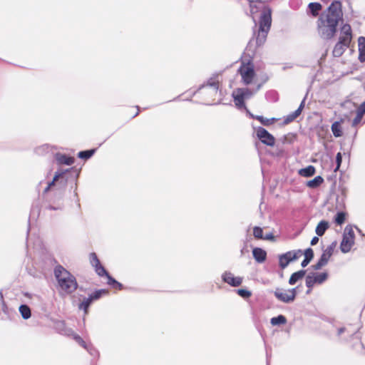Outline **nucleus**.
<instances>
[{
    "label": "nucleus",
    "mask_w": 365,
    "mask_h": 365,
    "mask_svg": "<svg viewBox=\"0 0 365 365\" xmlns=\"http://www.w3.org/2000/svg\"><path fill=\"white\" fill-rule=\"evenodd\" d=\"M342 21L341 3L334 1L321 13L316 21V29L319 36L325 40L334 38L337 33L339 24Z\"/></svg>",
    "instance_id": "1"
},
{
    "label": "nucleus",
    "mask_w": 365,
    "mask_h": 365,
    "mask_svg": "<svg viewBox=\"0 0 365 365\" xmlns=\"http://www.w3.org/2000/svg\"><path fill=\"white\" fill-rule=\"evenodd\" d=\"M353 30L349 24H344L339 29L337 41L334 44L331 54L334 58H339L344 55L346 49L353 47Z\"/></svg>",
    "instance_id": "2"
},
{
    "label": "nucleus",
    "mask_w": 365,
    "mask_h": 365,
    "mask_svg": "<svg viewBox=\"0 0 365 365\" xmlns=\"http://www.w3.org/2000/svg\"><path fill=\"white\" fill-rule=\"evenodd\" d=\"M54 275L61 290L66 294L74 292L78 288L76 277L63 266L58 265L54 269Z\"/></svg>",
    "instance_id": "3"
},
{
    "label": "nucleus",
    "mask_w": 365,
    "mask_h": 365,
    "mask_svg": "<svg viewBox=\"0 0 365 365\" xmlns=\"http://www.w3.org/2000/svg\"><path fill=\"white\" fill-rule=\"evenodd\" d=\"M250 5V14L253 19L255 14H260L259 21H262L263 17L269 16L272 21V9L269 6L271 0H247Z\"/></svg>",
    "instance_id": "4"
},
{
    "label": "nucleus",
    "mask_w": 365,
    "mask_h": 365,
    "mask_svg": "<svg viewBox=\"0 0 365 365\" xmlns=\"http://www.w3.org/2000/svg\"><path fill=\"white\" fill-rule=\"evenodd\" d=\"M237 71L244 85L250 86L255 83L256 73L252 61H242Z\"/></svg>",
    "instance_id": "5"
},
{
    "label": "nucleus",
    "mask_w": 365,
    "mask_h": 365,
    "mask_svg": "<svg viewBox=\"0 0 365 365\" xmlns=\"http://www.w3.org/2000/svg\"><path fill=\"white\" fill-rule=\"evenodd\" d=\"M272 26V21L269 19V16L263 17L262 21H258V29L255 33V44L257 47L262 46L264 44L268 33Z\"/></svg>",
    "instance_id": "6"
},
{
    "label": "nucleus",
    "mask_w": 365,
    "mask_h": 365,
    "mask_svg": "<svg viewBox=\"0 0 365 365\" xmlns=\"http://www.w3.org/2000/svg\"><path fill=\"white\" fill-rule=\"evenodd\" d=\"M254 92L248 88H238L232 93L235 104L238 108L245 107V100L250 98Z\"/></svg>",
    "instance_id": "7"
},
{
    "label": "nucleus",
    "mask_w": 365,
    "mask_h": 365,
    "mask_svg": "<svg viewBox=\"0 0 365 365\" xmlns=\"http://www.w3.org/2000/svg\"><path fill=\"white\" fill-rule=\"evenodd\" d=\"M355 234L352 228L346 227L340 244V250L343 253L349 252L354 245Z\"/></svg>",
    "instance_id": "8"
},
{
    "label": "nucleus",
    "mask_w": 365,
    "mask_h": 365,
    "mask_svg": "<svg viewBox=\"0 0 365 365\" xmlns=\"http://www.w3.org/2000/svg\"><path fill=\"white\" fill-rule=\"evenodd\" d=\"M337 246V242H332L324 251L321 255L319 261L312 266L313 269L315 270L320 269L322 267L325 266L331 257L332 256L336 247Z\"/></svg>",
    "instance_id": "9"
},
{
    "label": "nucleus",
    "mask_w": 365,
    "mask_h": 365,
    "mask_svg": "<svg viewBox=\"0 0 365 365\" xmlns=\"http://www.w3.org/2000/svg\"><path fill=\"white\" fill-rule=\"evenodd\" d=\"M275 297L284 303H289L295 299L297 295L296 288L290 289L289 290H283L280 288H277L274 292Z\"/></svg>",
    "instance_id": "10"
},
{
    "label": "nucleus",
    "mask_w": 365,
    "mask_h": 365,
    "mask_svg": "<svg viewBox=\"0 0 365 365\" xmlns=\"http://www.w3.org/2000/svg\"><path fill=\"white\" fill-rule=\"evenodd\" d=\"M302 250L289 251L279 257V264L282 269H284L289 262L298 259L302 256Z\"/></svg>",
    "instance_id": "11"
},
{
    "label": "nucleus",
    "mask_w": 365,
    "mask_h": 365,
    "mask_svg": "<svg viewBox=\"0 0 365 365\" xmlns=\"http://www.w3.org/2000/svg\"><path fill=\"white\" fill-rule=\"evenodd\" d=\"M219 81L217 77L210 78L205 85L200 87L197 91L199 94H214L216 95L219 89Z\"/></svg>",
    "instance_id": "12"
},
{
    "label": "nucleus",
    "mask_w": 365,
    "mask_h": 365,
    "mask_svg": "<svg viewBox=\"0 0 365 365\" xmlns=\"http://www.w3.org/2000/svg\"><path fill=\"white\" fill-rule=\"evenodd\" d=\"M257 137L260 141L268 146H274L275 144L274 137L269 133L265 128L259 127L256 130Z\"/></svg>",
    "instance_id": "13"
},
{
    "label": "nucleus",
    "mask_w": 365,
    "mask_h": 365,
    "mask_svg": "<svg viewBox=\"0 0 365 365\" xmlns=\"http://www.w3.org/2000/svg\"><path fill=\"white\" fill-rule=\"evenodd\" d=\"M328 278L327 272L314 273L306 277V285L308 288L313 287L314 284H321Z\"/></svg>",
    "instance_id": "14"
},
{
    "label": "nucleus",
    "mask_w": 365,
    "mask_h": 365,
    "mask_svg": "<svg viewBox=\"0 0 365 365\" xmlns=\"http://www.w3.org/2000/svg\"><path fill=\"white\" fill-rule=\"evenodd\" d=\"M89 259L91 265L95 268V271L98 276L107 277V275L109 274L104 267L101 264V262L95 252H91L90 254Z\"/></svg>",
    "instance_id": "15"
},
{
    "label": "nucleus",
    "mask_w": 365,
    "mask_h": 365,
    "mask_svg": "<svg viewBox=\"0 0 365 365\" xmlns=\"http://www.w3.org/2000/svg\"><path fill=\"white\" fill-rule=\"evenodd\" d=\"M222 281L232 287H239L243 282V277H235L231 272H225L222 275Z\"/></svg>",
    "instance_id": "16"
},
{
    "label": "nucleus",
    "mask_w": 365,
    "mask_h": 365,
    "mask_svg": "<svg viewBox=\"0 0 365 365\" xmlns=\"http://www.w3.org/2000/svg\"><path fill=\"white\" fill-rule=\"evenodd\" d=\"M322 10V6L318 2H312L308 4L307 13L314 18L319 17Z\"/></svg>",
    "instance_id": "17"
},
{
    "label": "nucleus",
    "mask_w": 365,
    "mask_h": 365,
    "mask_svg": "<svg viewBox=\"0 0 365 365\" xmlns=\"http://www.w3.org/2000/svg\"><path fill=\"white\" fill-rule=\"evenodd\" d=\"M344 123V118H340L339 120L335 121L331 126V132L334 137L339 138L343 135L342 124Z\"/></svg>",
    "instance_id": "18"
},
{
    "label": "nucleus",
    "mask_w": 365,
    "mask_h": 365,
    "mask_svg": "<svg viewBox=\"0 0 365 365\" xmlns=\"http://www.w3.org/2000/svg\"><path fill=\"white\" fill-rule=\"evenodd\" d=\"M56 160L58 165H71L74 163L75 159L73 157L68 156L65 154L58 153L56 155Z\"/></svg>",
    "instance_id": "19"
},
{
    "label": "nucleus",
    "mask_w": 365,
    "mask_h": 365,
    "mask_svg": "<svg viewBox=\"0 0 365 365\" xmlns=\"http://www.w3.org/2000/svg\"><path fill=\"white\" fill-rule=\"evenodd\" d=\"M359 46V61L361 63L365 62V37L360 36L358 38Z\"/></svg>",
    "instance_id": "20"
},
{
    "label": "nucleus",
    "mask_w": 365,
    "mask_h": 365,
    "mask_svg": "<svg viewBox=\"0 0 365 365\" xmlns=\"http://www.w3.org/2000/svg\"><path fill=\"white\" fill-rule=\"evenodd\" d=\"M252 255L255 260L259 262L262 263L265 261L267 257V253L266 252L262 250V248L256 247L254 248L252 250Z\"/></svg>",
    "instance_id": "21"
},
{
    "label": "nucleus",
    "mask_w": 365,
    "mask_h": 365,
    "mask_svg": "<svg viewBox=\"0 0 365 365\" xmlns=\"http://www.w3.org/2000/svg\"><path fill=\"white\" fill-rule=\"evenodd\" d=\"M304 108L303 103H301L299 107L293 113L289 114L284 120V124L287 125L294 121L302 113Z\"/></svg>",
    "instance_id": "22"
},
{
    "label": "nucleus",
    "mask_w": 365,
    "mask_h": 365,
    "mask_svg": "<svg viewBox=\"0 0 365 365\" xmlns=\"http://www.w3.org/2000/svg\"><path fill=\"white\" fill-rule=\"evenodd\" d=\"M329 227V224L327 221L322 220L320 221L316 227V233L319 236H322L326 230Z\"/></svg>",
    "instance_id": "23"
},
{
    "label": "nucleus",
    "mask_w": 365,
    "mask_h": 365,
    "mask_svg": "<svg viewBox=\"0 0 365 365\" xmlns=\"http://www.w3.org/2000/svg\"><path fill=\"white\" fill-rule=\"evenodd\" d=\"M305 272H306L304 270H300V271L293 273L289 279V284L293 285L297 281H299V279H302L304 277V276L305 275Z\"/></svg>",
    "instance_id": "24"
},
{
    "label": "nucleus",
    "mask_w": 365,
    "mask_h": 365,
    "mask_svg": "<svg viewBox=\"0 0 365 365\" xmlns=\"http://www.w3.org/2000/svg\"><path fill=\"white\" fill-rule=\"evenodd\" d=\"M67 335L71 336L80 346L86 349L87 345L86 341L76 333H75L73 330H69L67 333Z\"/></svg>",
    "instance_id": "25"
},
{
    "label": "nucleus",
    "mask_w": 365,
    "mask_h": 365,
    "mask_svg": "<svg viewBox=\"0 0 365 365\" xmlns=\"http://www.w3.org/2000/svg\"><path fill=\"white\" fill-rule=\"evenodd\" d=\"M324 182V179L321 176H317L314 179L307 182V187L310 188H317Z\"/></svg>",
    "instance_id": "26"
},
{
    "label": "nucleus",
    "mask_w": 365,
    "mask_h": 365,
    "mask_svg": "<svg viewBox=\"0 0 365 365\" xmlns=\"http://www.w3.org/2000/svg\"><path fill=\"white\" fill-rule=\"evenodd\" d=\"M254 118L265 126H269L277 121L276 118H267L262 115H256L255 117H254Z\"/></svg>",
    "instance_id": "27"
},
{
    "label": "nucleus",
    "mask_w": 365,
    "mask_h": 365,
    "mask_svg": "<svg viewBox=\"0 0 365 365\" xmlns=\"http://www.w3.org/2000/svg\"><path fill=\"white\" fill-rule=\"evenodd\" d=\"M316 170L315 168L312 165H309L308 167L301 169L299 170V174L304 177H311L315 174Z\"/></svg>",
    "instance_id": "28"
},
{
    "label": "nucleus",
    "mask_w": 365,
    "mask_h": 365,
    "mask_svg": "<svg viewBox=\"0 0 365 365\" xmlns=\"http://www.w3.org/2000/svg\"><path fill=\"white\" fill-rule=\"evenodd\" d=\"M93 302L89 297L84 298L83 301L79 304L78 309L84 311L85 315L88 313V308Z\"/></svg>",
    "instance_id": "29"
},
{
    "label": "nucleus",
    "mask_w": 365,
    "mask_h": 365,
    "mask_svg": "<svg viewBox=\"0 0 365 365\" xmlns=\"http://www.w3.org/2000/svg\"><path fill=\"white\" fill-rule=\"evenodd\" d=\"M107 294H108V291L107 289H102L95 291L93 293L90 294L88 297L92 302H93L99 299L103 295H106Z\"/></svg>",
    "instance_id": "30"
},
{
    "label": "nucleus",
    "mask_w": 365,
    "mask_h": 365,
    "mask_svg": "<svg viewBox=\"0 0 365 365\" xmlns=\"http://www.w3.org/2000/svg\"><path fill=\"white\" fill-rule=\"evenodd\" d=\"M107 284L112 286L113 288L116 289L121 290L123 289V284L120 282H117L115 279H113L110 274L107 275Z\"/></svg>",
    "instance_id": "31"
},
{
    "label": "nucleus",
    "mask_w": 365,
    "mask_h": 365,
    "mask_svg": "<svg viewBox=\"0 0 365 365\" xmlns=\"http://www.w3.org/2000/svg\"><path fill=\"white\" fill-rule=\"evenodd\" d=\"M19 312L22 317L25 319L30 318L31 315L29 307L26 304H23L19 307Z\"/></svg>",
    "instance_id": "32"
},
{
    "label": "nucleus",
    "mask_w": 365,
    "mask_h": 365,
    "mask_svg": "<svg viewBox=\"0 0 365 365\" xmlns=\"http://www.w3.org/2000/svg\"><path fill=\"white\" fill-rule=\"evenodd\" d=\"M63 173H58V172H57V173H55V175H54V177H53V180H52L51 182H48V184L47 187L44 189V190H43V193L45 194V193H46V192H48L50 190V189H51L53 186H54V185H55L56 182V181H57V180H58L61 177H62V176H63Z\"/></svg>",
    "instance_id": "33"
},
{
    "label": "nucleus",
    "mask_w": 365,
    "mask_h": 365,
    "mask_svg": "<svg viewBox=\"0 0 365 365\" xmlns=\"http://www.w3.org/2000/svg\"><path fill=\"white\" fill-rule=\"evenodd\" d=\"M287 323V319L283 315H279L276 317H272L271 319V324L273 326L285 324Z\"/></svg>",
    "instance_id": "34"
},
{
    "label": "nucleus",
    "mask_w": 365,
    "mask_h": 365,
    "mask_svg": "<svg viewBox=\"0 0 365 365\" xmlns=\"http://www.w3.org/2000/svg\"><path fill=\"white\" fill-rule=\"evenodd\" d=\"M346 220V214L343 212H337L335 218H334V222L336 225H341L345 222Z\"/></svg>",
    "instance_id": "35"
},
{
    "label": "nucleus",
    "mask_w": 365,
    "mask_h": 365,
    "mask_svg": "<svg viewBox=\"0 0 365 365\" xmlns=\"http://www.w3.org/2000/svg\"><path fill=\"white\" fill-rule=\"evenodd\" d=\"M95 153V150H88L84 151H81L78 153V157L81 159H88L90 158Z\"/></svg>",
    "instance_id": "36"
},
{
    "label": "nucleus",
    "mask_w": 365,
    "mask_h": 365,
    "mask_svg": "<svg viewBox=\"0 0 365 365\" xmlns=\"http://www.w3.org/2000/svg\"><path fill=\"white\" fill-rule=\"evenodd\" d=\"M253 235L256 239H263V230L259 227H255L253 228Z\"/></svg>",
    "instance_id": "37"
},
{
    "label": "nucleus",
    "mask_w": 365,
    "mask_h": 365,
    "mask_svg": "<svg viewBox=\"0 0 365 365\" xmlns=\"http://www.w3.org/2000/svg\"><path fill=\"white\" fill-rule=\"evenodd\" d=\"M237 294L244 299L250 298L252 296V292L245 289H239L237 291Z\"/></svg>",
    "instance_id": "38"
},
{
    "label": "nucleus",
    "mask_w": 365,
    "mask_h": 365,
    "mask_svg": "<svg viewBox=\"0 0 365 365\" xmlns=\"http://www.w3.org/2000/svg\"><path fill=\"white\" fill-rule=\"evenodd\" d=\"M304 258L309 259V260H312V258L314 257V252L312 250V248H307L305 251H304Z\"/></svg>",
    "instance_id": "39"
},
{
    "label": "nucleus",
    "mask_w": 365,
    "mask_h": 365,
    "mask_svg": "<svg viewBox=\"0 0 365 365\" xmlns=\"http://www.w3.org/2000/svg\"><path fill=\"white\" fill-rule=\"evenodd\" d=\"M341 162H342V155H341V153H338L336 154V168L334 169V171H337L340 166H341Z\"/></svg>",
    "instance_id": "40"
},
{
    "label": "nucleus",
    "mask_w": 365,
    "mask_h": 365,
    "mask_svg": "<svg viewBox=\"0 0 365 365\" xmlns=\"http://www.w3.org/2000/svg\"><path fill=\"white\" fill-rule=\"evenodd\" d=\"M356 113L364 116L365 114V101L363 102L357 108Z\"/></svg>",
    "instance_id": "41"
},
{
    "label": "nucleus",
    "mask_w": 365,
    "mask_h": 365,
    "mask_svg": "<svg viewBox=\"0 0 365 365\" xmlns=\"http://www.w3.org/2000/svg\"><path fill=\"white\" fill-rule=\"evenodd\" d=\"M362 118V115H360L359 114L356 113V115L355 116L352 121V126H356L361 121Z\"/></svg>",
    "instance_id": "42"
},
{
    "label": "nucleus",
    "mask_w": 365,
    "mask_h": 365,
    "mask_svg": "<svg viewBox=\"0 0 365 365\" xmlns=\"http://www.w3.org/2000/svg\"><path fill=\"white\" fill-rule=\"evenodd\" d=\"M133 109L135 110V111L131 113L132 118L137 116L140 112L138 106L133 108Z\"/></svg>",
    "instance_id": "43"
},
{
    "label": "nucleus",
    "mask_w": 365,
    "mask_h": 365,
    "mask_svg": "<svg viewBox=\"0 0 365 365\" xmlns=\"http://www.w3.org/2000/svg\"><path fill=\"white\" fill-rule=\"evenodd\" d=\"M274 237L272 233L266 235L264 237L263 236V240H274Z\"/></svg>",
    "instance_id": "44"
},
{
    "label": "nucleus",
    "mask_w": 365,
    "mask_h": 365,
    "mask_svg": "<svg viewBox=\"0 0 365 365\" xmlns=\"http://www.w3.org/2000/svg\"><path fill=\"white\" fill-rule=\"evenodd\" d=\"M319 242V237H314L311 240V245H315Z\"/></svg>",
    "instance_id": "45"
},
{
    "label": "nucleus",
    "mask_w": 365,
    "mask_h": 365,
    "mask_svg": "<svg viewBox=\"0 0 365 365\" xmlns=\"http://www.w3.org/2000/svg\"><path fill=\"white\" fill-rule=\"evenodd\" d=\"M310 262V260L304 258V260L302 262V264L301 265L303 267H305Z\"/></svg>",
    "instance_id": "46"
},
{
    "label": "nucleus",
    "mask_w": 365,
    "mask_h": 365,
    "mask_svg": "<svg viewBox=\"0 0 365 365\" xmlns=\"http://www.w3.org/2000/svg\"><path fill=\"white\" fill-rule=\"evenodd\" d=\"M346 331V327H341V328H339L338 329V335L340 336L342 333H344V331Z\"/></svg>",
    "instance_id": "47"
},
{
    "label": "nucleus",
    "mask_w": 365,
    "mask_h": 365,
    "mask_svg": "<svg viewBox=\"0 0 365 365\" xmlns=\"http://www.w3.org/2000/svg\"><path fill=\"white\" fill-rule=\"evenodd\" d=\"M262 87V83H259L257 84V87H256V89H255V91H259Z\"/></svg>",
    "instance_id": "48"
},
{
    "label": "nucleus",
    "mask_w": 365,
    "mask_h": 365,
    "mask_svg": "<svg viewBox=\"0 0 365 365\" xmlns=\"http://www.w3.org/2000/svg\"><path fill=\"white\" fill-rule=\"evenodd\" d=\"M312 287L308 288V289H307L306 293L307 294H309L312 292Z\"/></svg>",
    "instance_id": "49"
}]
</instances>
